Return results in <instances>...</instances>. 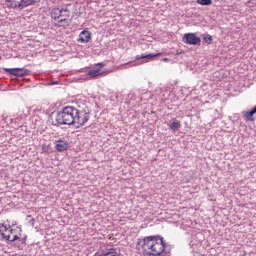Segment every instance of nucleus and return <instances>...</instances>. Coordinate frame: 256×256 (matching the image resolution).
<instances>
[{"label": "nucleus", "mask_w": 256, "mask_h": 256, "mask_svg": "<svg viewBox=\"0 0 256 256\" xmlns=\"http://www.w3.org/2000/svg\"><path fill=\"white\" fill-rule=\"evenodd\" d=\"M161 53H149V54H140L135 57L136 61H141V59H147V61H151V59H155V57H159Z\"/></svg>", "instance_id": "11"}, {"label": "nucleus", "mask_w": 256, "mask_h": 256, "mask_svg": "<svg viewBox=\"0 0 256 256\" xmlns=\"http://www.w3.org/2000/svg\"><path fill=\"white\" fill-rule=\"evenodd\" d=\"M168 127L172 131H179V129H181V121L174 118L172 119V122L168 124Z\"/></svg>", "instance_id": "12"}, {"label": "nucleus", "mask_w": 256, "mask_h": 256, "mask_svg": "<svg viewBox=\"0 0 256 256\" xmlns=\"http://www.w3.org/2000/svg\"><path fill=\"white\" fill-rule=\"evenodd\" d=\"M64 21H67V18L60 19L59 23H64Z\"/></svg>", "instance_id": "24"}, {"label": "nucleus", "mask_w": 256, "mask_h": 256, "mask_svg": "<svg viewBox=\"0 0 256 256\" xmlns=\"http://www.w3.org/2000/svg\"><path fill=\"white\" fill-rule=\"evenodd\" d=\"M70 15H71V12H69V8L67 7L62 8L61 17H65L66 19H69Z\"/></svg>", "instance_id": "18"}, {"label": "nucleus", "mask_w": 256, "mask_h": 256, "mask_svg": "<svg viewBox=\"0 0 256 256\" xmlns=\"http://www.w3.org/2000/svg\"><path fill=\"white\" fill-rule=\"evenodd\" d=\"M87 121H89V113L81 112L80 110H78L76 120L74 121V127H76V129H79V127L85 126Z\"/></svg>", "instance_id": "5"}, {"label": "nucleus", "mask_w": 256, "mask_h": 256, "mask_svg": "<svg viewBox=\"0 0 256 256\" xmlns=\"http://www.w3.org/2000/svg\"><path fill=\"white\" fill-rule=\"evenodd\" d=\"M125 67H136L137 62H128L126 64H123Z\"/></svg>", "instance_id": "21"}, {"label": "nucleus", "mask_w": 256, "mask_h": 256, "mask_svg": "<svg viewBox=\"0 0 256 256\" xmlns=\"http://www.w3.org/2000/svg\"><path fill=\"white\" fill-rule=\"evenodd\" d=\"M5 73H8V75H15L19 69L17 68H3Z\"/></svg>", "instance_id": "19"}, {"label": "nucleus", "mask_w": 256, "mask_h": 256, "mask_svg": "<svg viewBox=\"0 0 256 256\" xmlns=\"http://www.w3.org/2000/svg\"><path fill=\"white\" fill-rule=\"evenodd\" d=\"M48 85L52 86V85H59V81H51L48 83Z\"/></svg>", "instance_id": "23"}, {"label": "nucleus", "mask_w": 256, "mask_h": 256, "mask_svg": "<svg viewBox=\"0 0 256 256\" xmlns=\"http://www.w3.org/2000/svg\"><path fill=\"white\" fill-rule=\"evenodd\" d=\"M62 11H63V8H54L52 10L53 19L55 20L61 19Z\"/></svg>", "instance_id": "15"}, {"label": "nucleus", "mask_w": 256, "mask_h": 256, "mask_svg": "<svg viewBox=\"0 0 256 256\" xmlns=\"http://www.w3.org/2000/svg\"><path fill=\"white\" fill-rule=\"evenodd\" d=\"M204 41L205 43H207V45H211V43H213V36L208 34L207 36L204 37Z\"/></svg>", "instance_id": "20"}, {"label": "nucleus", "mask_w": 256, "mask_h": 256, "mask_svg": "<svg viewBox=\"0 0 256 256\" xmlns=\"http://www.w3.org/2000/svg\"><path fill=\"white\" fill-rule=\"evenodd\" d=\"M27 0H6V6L8 9H14L15 11H21L27 6Z\"/></svg>", "instance_id": "4"}, {"label": "nucleus", "mask_w": 256, "mask_h": 256, "mask_svg": "<svg viewBox=\"0 0 256 256\" xmlns=\"http://www.w3.org/2000/svg\"><path fill=\"white\" fill-rule=\"evenodd\" d=\"M99 256H121V250L117 248H112L109 251L100 254Z\"/></svg>", "instance_id": "14"}, {"label": "nucleus", "mask_w": 256, "mask_h": 256, "mask_svg": "<svg viewBox=\"0 0 256 256\" xmlns=\"http://www.w3.org/2000/svg\"><path fill=\"white\" fill-rule=\"evenodd\" d=\"M70 113H71L70 125H74L75 120L77 119V114L79 113V109H77L76 107L70 106Z\"/></svg>", "instance_id": "13"}, {"label": "nucleus", "mask_w": 256, "mask_h": 256, "mask_svg": "<svg viewBox=\"0 0 256 256\" xmlns=\"http://www.w3.org/2000/svg\"><path fill=\"white\" fill-rule=\"evenodd\" d=\"M18 71L15 72L14 77H26L27 73L23 70V68H16Z\"/></svg>", "instance_id": "16"}, {"label": "nucleus", "mask_w": 256, "mask_h": 256, "mask_svg": "<svg viewBox=\"0 0 256 256\" xmlns=\"http://www.w3.org/2000/svg\"><path fill=\"white\" fill-rule=\"evenodd\" d=\"M49 149V146H47V145H43L42 146V151L44 152V153H47V150Z\"/></svg>", "instance_id": "22"}, {"label": "nucleus", "mask_w": 256, "mask_h": 256, "mask_svg": "<svg viewBox=\"0 0 256 256\" xmlns=\"http://www.w3.org/2000/svg\"><path fill=\"white\" fill-rule=\"evenodd\" d=\"M55 149L58 153H63L69 149V142L65 138H60L54 141Z\"/></svg>", "instance_id": "7"}, {"label": "nucleus", "mask_w": 256, "mask_h": 256, "mask_svg": "<svg viewBox=\"0 0 256 256\" xmlns=\"http://www.w3.org/2000/svg\"><path fill=\"white\" fill-rule=\"evenodd\" d=\"M244 121H255L256 108L255 106L250 111L242 112Z\"/></svg>", "instance_id": "10"}, {"label": "nucleus", "mask_w": 256, "mask_h": 256, "mask_svg": "<svg viewBox=\"0 0 256 256\" xmlns=\"http://www.w3.org/2000/svg\"><path fill=\"white\" fill-rule=\"evenodd\" d=\"M22 233L23 230L19 226L11 228V226L7 227L5 224L0 223V241H9L10 243L18 241L23 245L27 241V237L21 238Z\"/></svg>", "instance_id": "2"}, {"label": "nucleus", "mask_w": 256, "mask_h": 256, "mask_svg": "<svg viewBox=\"0 0 256 256\" xmlns=\"http://www.w3.org/2000/svg\"><path fill=\"white\" fill-rule=\"evenodd\" d=\"M140 245L145 256H159L165 253V241L159 235L145 237L140 241Z\"/></svg>", "instance_id": "1"}, {"label": "nucleus", "mask_w": 256, "mask_h": 256, "mask_svg": "<svg viewBox=\"0 0 256 256\" xmlns=\"http://www.w3.org/2000/svg\"><path fill=\"white\" fill-rule=\"evenodd\" d=\"M184 43L186 45H201V38L197 37L195 33H187L183 37Z\"/></svg>", "instance_id": "6"}, {"label": "nucleus", "mask_w": 256, "mask_h": 256, "mask_svg": "<svg viewBox=\"0 0 256 256\" xmlns=\"http://www.w3.org/2000/svg\"><path fill=\"white\" fill-rule=\"evenodd\" d=\"M198 5L209 6L213 5V0H197Z\"/></svg>", "instance_id": "17"}, {"label": "nucleus", "mask_w": 256, "mask_h": 256, "mask_svg": "<svg viewBox=\"0 0 256 256\" xmlns=\"http://www.w3.org/2000/svg\"><path fill=\"white\" fill-rule=\"evenodd\" d=\"M104 67L103 63H98L95 68L88 71L87 75L89 77H100V75H103L105 73L102 69Z\"/></svg>", "instance_id": "8"}, {"label": "nucleus", "mask_w": 256, "mask_h": 256, "mask_svg": "<svg viewBox=\"0 0 256 256\" xmlns=\"http://www.w3.org/2000/svg\"><path fill=\"white\" fill-rule=\"evenodd\" d=\"M54 125H71V106L63 107L56 113Z\"/></svg>", "instance_id": "3"}, {"label": "nucleus", "mask_w": 256, "mask_h": 256, "mask_svg": "<svg viewBox=\"0 0 256 256\" xmlns=\"http://www.w3.org/2000/svg\"><path fill=\"white\" fill-rule=\"evenodd\" d=\"M162 61L167 62V61H169V58H163Z\"/></svg>", "instance_id": "25"}, {"label": "nucleus", "mask_w": 256, "mask_h": 256, "mask_svg": "<svg viewBox=\"0 0 256 256\" xmlns=\"http://www.w3.org/2000/svg\"><path fill=\"white\" fill-rule=\"evenodd\" d=\"M89 41H91V32H89V30L80 32L78 43H89Z\"/></svg>", "instance_id": "9"}, {"label": "nucleus", "mask_w": 256, "mask_h": 256, "mask_svg": "<svg viewBox=\"0 0 256 256\" xmlns=\"http://www.w3.org/2000/svg\"><path fill=\"white\" fill-rule=\"evenodd\" d=\"M254 108L256 109V106H254Z\"/></svg>", "instance_id": "26"}]
</instances>
